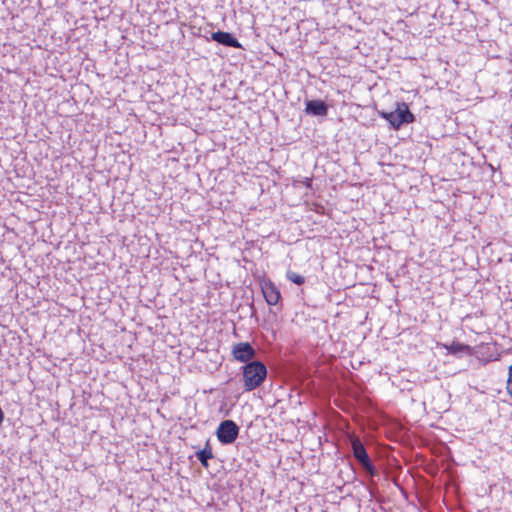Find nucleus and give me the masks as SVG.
Wrapping results in <instances>:
<instances>
[{
    "label": "nucleus",
    "mask_w": 512,
    "mask_h": 512,
    "mask_svg": "<svg viewBox=\"0 0 512 512\" xmlns=\"http://www.w3.org/2000/svg\"><path fill=\"white\" fill-rule=\"evenodd\" d=\"M267 377V368L259 360L250 361L242 367L244 390L250 392L262 385Z\"/></svg>",
    "instance_id": "1"
},
{
    "label": "nucleus",
    "mask_w": 512,
    "mask_h": 512,
    "mask_svg": "<svg viewBox=\"0 0 512 512\" xmlns=\"http://www.w3.org/2000/svg\"><path fill=\"white\" fill-rule=\"evenodd\" d=\"M379 116L388 121L390 126L395 130H398L402 125L412 123L415 120V116L410 112L408 105L404 102H398L395 110L393 111L379 112Z\"/></svg>",
    "instance_id": "2"
},
{
    "label": "nucleus",
    "mask_w": 512,
    "mask_h": 512,
    "mask_svg": "<svg viewBox=\"0 0 512 512\" xmlns=\"http://www.w3.org/2000/svg\"><path fill=\"white\" fill-rule=\"evenodd\" d=\"M351 447L353 451V456L360 463L362 468L370 475L374 476L377 473V470L372 463L363 443L357 437L351 438Z\"/></svg>",
    "instance_id": "3"
},
{
    "label": "nucleus",
    "mask_w": 512,
    "mask_h": 512,
    "mask_svg": "<svg viewBox=\"0 0 512 512\" xmlns=\"http://www.w3.org/2000/svg\"><path fill=\"white\" fill-rule=\"evenodd\" d=\"M216 435L220 443L232 444L239 435V427L232 420H224L219 424Z\"/></svg>",
    "instance_id": "4"
},
{
    "label": "nucleus",
    "mask_w": 512,
    "mask_h": 512,
    "mask_svg": "<svg viewBox=\"0 0 512 512\" xmlns=\"http://www.w3.org/2000/svg\"><path fill=\"white\" fill-rule=\"evenodd\" d=\"M235 360L242 363L254 361L256 350L249 342H239L232 347L231 351Z\"/></svg>",
    "instance_id": "5"
},
{
    "label": "nucleus",
    "mask_w": 512,
    "mask_h": 512,
    "mask_svg": "<svg viewBox=\"0 0 512 512\" xmlns=\"http://www.w3.org/2000/svg\"><path fill=\"white\" fill-rule=\"evenodd\" d=\"M211 39L223 46L241 48V44L236 37L229 32L216 31L211 34Z\"/></svg>",
    "instance_id": "6"
},
{
    "label": "nucleus",
    "mask_w": 512,
    "mask_h": 512,
    "mask_svg": "<svg viewBox=\"0 0 512 512\" xmlns=\"http://www.w3.org/2000/svg\"><path fill=\"white\" fill-rule=\"evenodd\" d=\"M305 105V112L309 115L326 116L328 113V106L322 100H309Z\"/></svg>",
    "instance_id": "7"
},
{
    "label": "nucleus",
    "mask_w": 512,
    "mask_h": 512,
    "mask_svg": "<svg viewBox=\"0 0 512 512\" xmlns=\"http://www.w3.org/2000/svg\"><path fill=\"white\" fill-rule=\"evenodd\" d=\"M263 296L268 305L274 306L280 299V292L272 282H266L262 285Z\"/></svg>",
    "instance_id": "8"
},
{
    "label": "nucleus",
    "mask_w": 512,
    "mask_h": 512,
    "mask_svg": "<svg viewBox=\"0 0 512 512\" xmlns=\"http://www.w3.org/2000/svg\"><path fill=\"white\" fill-rule=\"evenodd\" d=\"M443 347L447 350V353L451 355H459L461 353H466L468 355L472 354V348L469 345H465L460 342L444 344Z\"/></svg>",
    "instance_id": "9"
},
{
    "label": "nucleus",
    "mask_w": 512,
    "mask_h": 512,
    "mask_svg": "<svg viewBox=\"0 0 512 512\" xmlns=\"http://www.w3.org/2000/svg\"><path fill=\"white\" fill-rule=\"evenodd\" d=\"M196 457L204 467H208V460L213 458V452L209 441L206 442L204 449L196 452Z\"/></svg>",
    "instance_id": "10"
},
{
    "label": "nucleus",
    "mask_w": 512,
    "mask_h": 512,
    "mask_svg": "<svg viewBox=\"0 0 512 512\" xmlns=\"http://www.w3.org/2000/svg\"><path fill=\"white\" fill-rule=\"evenodd\" d=\"M286 277L289 281L293 282L296 285H302L305 282V278L302 275L291 270L287 271Z\"/></svg>",
    "instance_id": "11"
},
{
    "label": "nucleus",
    "mask_w": 512,
    "mask_h": 512,
    "mask_svg": "<svg viewBox=\"0 0 512 512\" xmlns=\"http://www.w3.org/2000/svg\"><path fill=\"white\" fill-rule=\"evenodd\" d=\"M507 393L512 397V364L509 367V375L506 384Z\"/></svg>",
    "instance_id": "12"
},
{
    "label": "nucleus",
    "mask_w": 512,
    "mask_h": 512,
    "mask_svg": "<svg viewBox=\"0 0 512 512\" xmlns=\"http://www.w3.org/2000/svg\"><path fill=\"white\" fill-rule=\"evenodd\" d=\"M304 184H305L306 187H311L312 179L311 178H305Z\"/></svg>",
    "instance_id": "13"
}]
</instances>
